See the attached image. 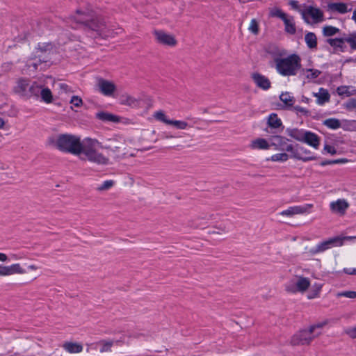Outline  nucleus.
Here are the masks:
<instances>
[{
    "label": "nucleus",
    "mask_w": 356,
    "mask_h": 356,
    "mask_svg": "<svg viewBox=\"0 0 356 356\" xmlns=\"http://www.w3.org/2000/svg\"><path fill=\"white\" fill-rule=\"evenodd\" d=\"M321 286H318V287L316 288V289L314 291V293H313V294H312V295H309V296H308V298H309V299H312V298H315L316 296H318V294L319 293V291H320V290H321Z\"/></svg>",
    "instance_id": "obj_61"
},
{
    "label": "nucleus",
    "mask_w": 356,
    "mask_h": 356,
    "mask_svg": "<svg viewBox=\"0 0 356 356\" xmlns=\"http://www.w3.org/2000/svg\"><path fill=\"white\" fill-rule=\"evenodd\" d=\"M340 240L339 238H330L329 239L319 243L316 247L311 248L309 252L312 255L316 254L319 252H323L333 246H338L337 241Z\"/></svg>",
    "instance_id": "obj_8"
},
{
    "label": "nucleus",
    "mask_w": 356,
    "mask_h": 356,
    "mask_svg": "<svg viewBox=\"0 0 356 356\" xmlns=\"http://www.w3.org/2000/svg\"><path fill=\"white\" fill-rule=\"evenodd\" d=\"M355 90H353V92L350 91V86H341L337 88V92L340 96L345 95L347 97H350L355 94L353 92Z\"/></svg>",
    "instance_id": "obj_37"
},
{
    "label": "nucleus",
    "mask_w": 356,
    "mask_h": 356,
    "mask_svg": "<svg viewBox=\"0 0 356 356\" xmlns=\"http://www.w3.org/2000/svg\"><path fill=\"white\" fill-rule=\"evenodd\" d=\"M283 22L285 26V31L290 34H295L296 31V25L293 22V17H291L289 18L288 17L283 20Z\"/></svg>",
    "instance_id": "obj_32"
},
{
    "label": "nucleus",
    "mask_w": 356,
    "mask_h": 356,
    "mask_svg": "<svg viewBox=\"0 0 356 356\" xmlns=\"http://www.w3.org/2000/svg\"><path fill=\"white\" fill-rule=\"evenodd\" d=\"M296 282L291 280L285 284V290L289 293H297V288L296 286Z\"/></svg>",
    "instance_id": "obj_45"
},
{
    "label": "nucleus",
    "mask_w": 356,
    "mask_h": 356,
    "mask_svg": "<svg viewBox=\"0 0 356 356\" xmlns=\"http://www.w3.org/2000/svg\"><path fill=\"white\" fill-rule=\"evenodd\" d=\"M348 207L349 204L345 199H339L330 203L331 210L341 215H343Z\"/></svg>",
    "instance_id": "obj_18"
},
{
    "label": "nucleus",
    "mask_w": 356,
    "mask_h": 356,
    "mask_svg": "<svg viewBox=\"0 0 356 356\" xmlns=\"http://www.w3.org/2000/svg\"><path fill=\"white\" fill-rule=\"evenodd\" d=\"M39 87L35 82L30 85L29 81L26 79H19L15 90L20 96L25 98H31L32 97H39Z\"/></svg>",
    "instance_id": "obj_4"
},
{
    "label": "nucleus",
    "mask_w": 356,
    "mask_h": 356,
    "mask_svg": "<svg viewBox=\"0 0 356 356\" xmlns=\"http://www.w3.org/2000/svg\"><path fill=\"white\" fill-rule=\"evenodd\" d=\"M314 96L317 97V104L320 105L324 104L329 102L330 95L326 89L321 88L318 93H314Z\"/></svg>",
    "instance_id": "obj_25"
},
{
    "label": "nucleus",
    "mask_w": 356,
    "mask_h": 356,
    "mask_svg": "<svg viewBox=\"0 0 356 356\" xmlns=\"http://www.w3.org/2000/svg\"><path fill=\"white\" fill-rule=\"evenodd\" d=\"M114 184L113 180H106L101 186L97 188L98 191H105L111 188Z\"/></svg>",
    "instance_id": "obj_49"
},
{
    "label": "nucleus",
    "mask_w": 356,
    "mask_h": 356,
    "mask_svg": "<svg viewBox=\"0 0 356 356\" xmlns=\"http://www.w3.org/2000/svg\"><path fill=\"white\" fill-rule=\"evenodd\" d=\"M327 8L329 10L337 11L341 14H345L350 10L348 9L347 4L342 2L329 3L327 4Z\"/></svg>",
    "instance_id": "obj_22"
},
{
    "label": "nucleus",
    "mask_w": 356,
    "mask_h": 356,
    "mask_svg": "<svg viewBox=\"0 0 356 356\" xmlns=\"http://www.w3.org/2000/svg\"><path fill=\"white\" fill-rule=\"evenodd\" d=\"M98 86L100 92L105 96L108 97L112 96L116 90V86L113 82L102 78L99 79Z\"/></svg>",
    "instance_id": "obj_13"
},
{
    "label": "nucleus",
    "mask_w": 356,
    "mask_h": 356,
    "mask_svg": "<svg viewBox=\"0 0 356 356\" xmlns=\"http://www.w3.org/2000/svg\"><path fill=\"white\" fill-rule=\"evenodd\" d=\"M337 296H343L348 298H356V291H346L337 294Z\"/></svg>",
    "instance_id": "obj_50"
},
{
    "label": "nucleus",
    "mask_w": 356,
    "mask_h": 356,
    "mask_svg": "<svg viewBox=\"0 0 356 356\" xmlns=\"http://www.w3.org/2000/svg\"><path fill=\"white\" fill-rule=\"evenodd\" d=\"M270 15L272 17H279L282 21L287 17L286 14L284 13L281 9H276L275 10L271 11Z\"/></svg>",
    "instance_id": "obj_48"
},
{
    "label": "nucleus",
    "mask_w": 356,
    "mask_h": 356,
    "mask_svg": "<svg viewBox=\"0 0 356 356\" xmlns=\"http://www.w3.org/2000/svg\"><path fill=\"white\" fill-rule=\"evenodd\" d=\"M344 43L348 42L351 49L353 50L356 49V33L350 34L348 37L343 38Z\"/></svg>",
    "instance_id": "obj_38"
},
{
    "label": "nucleus",
    "mask_w": 356,
    "mask_h": 356,
    "mask_svg": "<svg viewBox=\"0 0 356 356\" xmlns=\"http://www.w3.org/2000/svg\"><path fill=\"white\" fill-rule=\"evenodd\" d=\"M54 145L56 149L65 153L80 155L83 152L80 138L70 134H59Z\"/></svg>",
    "instance_id": "obj_2"
},
{
    "label": "nucleus",
    "mask_w": 356,
    "mask_h": 356,
    "mask_svg": "<svg viewBox=\"0 0 356 356\" xmlns=\"http://www.w3.org/2000/svg\"><path fill=\"white\" fill-rule=\"evenodd\" d=\"M274 61L277 71L282 76H295L302 67L300 57L296 54L284 58H275Z\"/></svg>",
    "instance_id": "obj_3"
},
{
    "label": "nucleus",
    "mask_w": 356,
    "mask_h": 356,
    "mask_svg": "<svg viewBox=\"0 0 356 356\" xmlns=\"http://www.w3.org/2000/svg\"><path fill=\"white\" fill-rule=\"evenodd\" d=\"M154 116L157 120L161 121L166 124H169L171 120L167 118L165 114L162 111H156Z\"/></svg>",
    "instance_id": "obj_39"
},
{
    "label": "nucleus",
    "mask_w": 356,
    "mask_h": 356,
    "mask_svg": "<svg viewBox=\"0 0 356 356\" xmlns=\"http://www.w3.org/2000/svg\"><path fill=\"white\" fill-rule=\"evenodd\" d=\"M77 16H70L67 23L73 29L83 26L85 31L96 32L99 36H109L110 34L106 31V22L104 17L97 15L95 12H82L79 9L76 10Z\"/></svg>",
    "instance_id": "obj_1"
},
{
    "label": "nucleus",
    "mask_w": 356,
    "mask_h": 356,
    "mask_svg": "<svg viewBox=\"0 0 356 356\" xmlns=\"http://www.w3.org/2000/svg\"><path fill=\"white\" fill-rule=\"evenodd\" d=\"M298 148L299 144H296L295 145H293L291 144H286V146H284V149H282L281 151H286L288 152H291V155L290 156L291 158L302 161L303 162L314 161L318 159L317 156L314 155L302 156V155H300V152H298Z\"/></svg>",
    "instance_id": "obj_7"
},
{
    "label": "nucleus",
    "mask_w": 356,
    "mask_h": 356,
    "mask_svg": "<svg viewBox=\"0 0 356 356\" xmlns=\"http://www.w3.org/2000/svg\"><path fill=\"white\" fill-rule=\"evenodd\" d=\"M169 125H173L179 129H185L188 126V123L185 121L171 120Z\"/></svg>",
    "instance_id": "obj_44"
},
{
    "label": "nucleus",
    "mask_w": 356,
    "mask_h": 356,
    "mask_svg": "<svg viewBox=\"0 0 356 356\" xmlns=\"http://www.w3.org/2000/svg\"><path fill=\"white\" fill-rule=\"evenodd\" d=\"M289 155L286 153H278L273 154L271 156L270 160L273 161H286L289 159Z\"/></svg>",
    "instance_id": "obj_41"
},
{
    "label": "nucleus",
    "mask_w": 356,
    "mask_h": 356,
    "mask_svg": "<svg viewBox=\"0 0 356 356\" xmlns=\"http://www.w3.org/2000/svg\"><path fill=\"white\" fill-rule=\"evenodd\" d=\"M70 103L76 107H79L82 104L83 102L81 97L74 95L72 97Z\"/></svg>",
    "instance_id": "obj_51"
},
{
    "label": "nucleus",
    "mask_w": 356,
    "mask_h": 356,
    "mask_svg": "<svg viewBox=\"0 0 356 356\" xmlns=\"http://www.w3.org/2000/svg\"><path fill=\"white\" fill-rule=\"evenodd\" d=\"M113 343L114 341L112 340H100L97 343V344L102 345V347L99 350L100 353L111 352Z\"/></svg>",
    "instance_id": "obj_35"
},
{
    "label": "nucleus",
    "mask_w": 356,
    "mask_h": 356,
    "mask_svg": "<svg viewBox=\"0 0 356 356\" xmlns=\"http://www.w3.org/2000/svg\"><path fill=\"white\" fill-rule=\"evenodd\" d=\"M306 15H309L313 19L315 23L321 22L324 20L323 11L320 8H315L312 6H309L302 13V17L305 21L307 23H309V20L305 17Z\"/></svg>",
    "instance_id": "obj_9"
},
{
    "label": "nucleus",
    "mask_w": 356,
    "mask_h": 356,
    "mask_svg": "<svg viewBox=\"0 0 356 356\" xmlns=\"http://www.w3.org/2000/svg\"><path fill=\"white\" fill-rule=\"evenodd\" d=\"M344 107L348 111H352L356 108V98H350L344 104Z\"/></svg>",
    "instance_id": "obj_47"
},
{
    "label": "nucleus",
    "mask_w": 356,
    "mask_h": 356,
    "mask_svg": "<svg viewBox=\"0 0 356 356\" xmlns=\"http://www.w3.org/2000/svg\"><path fill=\"white\" fill-rule=\"evenodd\" d=\"M335 238H339L340 240L337 241V245L341 246L343 245L344 241H351L356 238V236H335Z\"/></svg>",
    "instance_id": "obj_54"
},
{
    "label": "nucleus",
    "mask_w": 356,
    "mask_h": 356,
    "mask_svg": "<svg viewBox=\"0 0 356 356\" xmlns=\"http://www.w3.org/2000/svg\"><path fill=\"white\" fill-rule=\"evenodd\" d=\"M326 42L335 49H339L341 52H343L346 47V46L344 45L343 38H328L326 40Z\"/></svg>",
    "instance_id": "obj_26"
},
{
    "label": "nucleus",
    "mask_w": 356,
    "mask_h": 356,
    "mask_svg": "<svg viewBox=\"0 0 356 356\" xmlns=\"http://www.w3.org/2000/svg\"><path fill=\"white\" fill-rule=\"evenodd\" d=\"M345 333L348 334L350 338H356V326L354 327L348 328L345 330Z\"/></svg>",
    "instance_id": "obj_55"
},
{
    "label": "nucleus",
    "mask_w": 356,
    "mask_h": 356,
    "mask_svg": "<svg viewBox=\"0 0 356 356\" xmlns=\"http://www.w3.org/2000/svg\"><path fill=\"white\" fill-rule=\"evenodd\" d=\"M8 259V257L4 253H0V261H5Z\"/></svg>",
    "instance_id": "obj_64"
},
{
    "label": "nucleus",
    "mask_w": 356,
    "mask_h": 356,
    "mask_svg": "<svg viewBox=\"0 0 356 356\" xmlns=\"http://www.w3.org/2000/svg\"><path fill=\"white\" fill-rule=\"evenodd\" d=\"M140 99L128 94H123L120 97V102L122 105H126L131 108H138L140 106Z\"/></svg>",
    "instance_id": "obj_19"
},
{
    "label": "nucleus",
    "mask_w": 356,
    "mask_h": 356,
    "mask_svg": "<svg viewBox=\"0 0 356 356\" xmlns=\"http://www.w3.org/2000/svg\"><path fill=\"white\" fill-rule=\"evenodd\" d=\"M289 4L293 7V8L294 9H298V1H291Z\"/></svg>",
    "instance_id": "obj_63"
},
{
    "label": "nucleus",
    "mask_w": 356,
    "mask_h": 356,
    "mask_svg": "<svg viewBox=\"0 0 356 356\" xmlns=\"http://www.w3.org/2000/svg\"><path fill=\"white\" fill-rule=\"evenodd\" d=\"M321 286H318V287L316 288V289L314 291V293H313V294H312V295H309V296H308V298H309V299H312V298H315L316 296H318V294L319 293V291H320V290H321Z\"/></svg>",
    "instance_id": "obj_59"
},
{
    "label": "nucleus",
    "mask_w": 356,
    "mask_h": 356,
    "mask_svg": "<svg viewBox=\"0 0 356 356\" xmlns=\"http://www.w3.org/2000/svg\"><path fill=\"white\" fill-rule=\"evenodd\" d=\"M339 31V29L332 26H326L323 29V34L326 37L332 36Z\"/></svg>",
    "instance_id": "obj_36"
},
{
    "label": "nucleus",
    "mask_w": 356,
    "mask_h": 356,
    "mask_svg": "<svg viewBox=\"0 0 356 356\" xmlns=\"http://www.w3.org/2000/svg\"><path fill=\"white\" fill-rule=\"evenodd\" d=\"M280 99L284 104V107L285 108H290L293 107V104L295 102L294 97L290 95V93L288 92H282L280 95Z\"/></svg>",
    "instance_id": "obj_29"
},
{
    "label": "nucleus",
    "mask_w": 356,
    "mask_h": 356,
    "mask_svg": "<svg viewBox=\"0 0 356 356\" xmlns=\"http://www.w3.org/2000/svg\"><path fill=\"white\" fill-rule=\"evenodd\" d=\"M63 348L69 353H79L83 348L81 343L71 341L65 342Z\"/></svg>",
    "instance_id": "obj_21"
},
{
    "label": "nucleus",
    "mask_w": 356,
    "mask_h": 356,
    "mask_svg": "<svg viewBox=\"0 0 356 356\" xmlns=\"http://www.w3.org/2000/svg\"><path fill=\"white\" fill-rule=\"evenodd\" d=\"M39 96L41 97L42 100L47 103H51L53 101L52 92L48 88H42L40 86L39 87Z\"/></svg>",
    "instance_id": "obj_30"
},
{
    "label": "nucleus",
    "mask_w": 356,
    "mask_h": 356,
    "mask_svg": "<svg viewBox=\"0 0 356 356\" xmlns=\"http://www.w3.org/2000/svg\"><path fill=\"white\" fill-rule=\"evenodd\" d=\"M251 78L256 86L262 90H267L271 87L270 80L266 76L259 72L252 73L251 74Z\"/></svg>",
    "instance_id": "obj_12"
},
{
    "label": "nucleus",
    "mask_w": 356,
    "mask_h": 356,
    "mask_svg": "<svg viewBox=\"0 0 356 356\" xmlns=\"http://www.w3.org/2000/svg\"><path fill=\"white\" fill-rule=\"evenodd\" d=\"M313 207L312 204H306L302 206L291 207L289 209L282 211L280 214L282 216H292L295 214H302L308 213L309 210Z\"/></svg>",
    "instance_id": "obj_11"
},
{
    "label": "nucleus",
    "mask_w": 356,
    "mask_h": 356,
    "mask_svg": "<svg viewBox=\"0 0 356 356\" xmlns=\"http://www.w3.org/2000/svg\"><path fill=\"white\" fill-rule=\"evenodd\" d=\"M82 143L83 149H94V147L97 145L100 147L101 143L97 140L92 139L90 138H86Z\"/></svg>",
    "instance_id": "obj_34"
},
{
    "label": "nucleus",
    "mask_w": 356,
    "mask_h": 356,
    "mask_svg": "<svg viewBox=\"0 0 356 356\" xmlns=\"http://www.w3.org/2000/svg\"><path fill=\"white\" fill-rule=\"evenodd\" d=\"M293 109L297 112L301 113L303 115L308 117L310 115V112L309 110L301 107L300 106H295L293 107Z\"/></svg>",
    "instance_id": "obj_52"
},
{
    "label": "nucleus",
    "mask_w": 356,
    "mask_h": 356,
    "mask_svg": "<svg viewBox=\"0 0 356 356\" xmlns=\"http://www.w3.org/2000/svg\"><path fill=\"white\" fill-rule=\"evenodd\" d=\"M348 162L347 159H338L334 160H325L320 163V165L321 166H325L327 165H332V164H340V163H345Z\"/></svg>",
    "instance_id": "obj_40"
},
{
    "label": "nucleus",
    "mask_w": 356,
    "mask_h": 356,
    "mask_svg": "<svg viewBox=\"0 0 356 356\" xmlns=\"http://www.w3.org/2000/svg\"><path fill=\"white\" fill-rule=\"evenodd\" d=\"M321 286H318V287L316 288V289L314 291V293H313V294H312V295H309V296H308V298H309V299H312V298H315L316 296H318V294L319 293V291H320V290H321Z\"/></svg>",
    "instance_id": "obj_60"
},
{
    "label": "nucleus",
    "mask_w": 356,
    "mask_h": 356,
    "mask_svg": "<svg viewBox=\"0 0 356 356\" xmlns=\"http://www.w3.org/2000/svg\"><path fill=\"white\" fill-rule=\"evenodd\" d=\"M305 40L309 49H315L317 47V38L314 33L308 32L305 35Z\"/></svg>",
    "instance_id": "obj_31"
},
{
    "label": "nucleus",
    "mask_w": 356,
    "mask_h": 356,
    "mask_svg": "<svg viewBox=\"0 0 356 356\" xmlns=\"http://www.w3.org/2000/svg\"><path fill=\"white\" fill-rule=\"evenodd\" d=\"M306 131L303 129H298L297 128L295 129H290L288 128L286 130V133L288 136H291V138H294L295 140L302 142L304 138V134Z\"/></svg>",
    "instance_id": "obj_24"
},
{
    "label": "nucleus",
    "mask_w": 356,
    "mask_h": 356,
    "mask_svg": "<svg viewBox=\"0 0 356 356\" xmlns=\"http://www.w3.org/2000/svg\"><path fill=\"white\" fill-rule=\"evenodd\" d=\"M268 140L270 146H273L275 150L280 151L284 149V146H286L287 141L289 140L286 137L277 134L270 136Z\"/></svg>",
    "instance_id": "obj_14"
},
{
    "label": "nucleus",
    "mask_w": 356,
    "mask_h": 356,
    "mask_svg": "<svg viewBox=\"0 0 356 356\" xmlns=\"http://www.w3.org/2000/svg\"><path fill=\"white\" fill-rule=\"evenodd\" d=\"M298 152H300V155L302 154H305L307 155L311 154V152L309 150L307 149L304 147L300 146V145H299V148H298Z\"/></svg>",
    "instance_id": "obj_57"
},
{
    "label": "nucleus",
    "mask_w": 356,
    "mask_h": 356,
    "mask_svg": "<svg viewBox=\"0 0 356 356\" xmlns=\"http://www.w3.org/2000/svg\"><path fill=\"white\" fill-rule=\"evenodd\" d=\"M26 270H24L19 264H15L10 266H5L0 265V275L6 276L10 275L15 273H25Z\"/></svg>",
    "instance_id": "obj_15"
},
{
    "label": "nucleus",
    "mask_w": 356,
    "mask_h": 356,
    "mask_svg": "<svg viewBox=\"0 0 356 356\" xmlns=\"http://www.w3.org/2000/svg\"><path fill=\"white\" fill-rule=\"evenodd\" d=\"M305 70H306L307 72H309V74H307L306 77L308 79H316L321 74V71L317 70V69H302V71L304 72Z\"/></svg>",
    "instance_id": "obj_42"
},
{
    "label": "nucleus",
    "mask_w": 356,
    "mask_h": 356,
    "mask_svg": "<svg viewBox=\"0 0 356 356\" xmlns=\"http://www.w3.org/2000/svg\"><path fill=\"white\" fill-rule=\"evenodd\" d=\"M320 141L321 138L317 134L310 131H305L302 140L303 143H305L314 149H318L320 145Z\"/></svg>",
    "instance_id": "obj_17"
},
{
    "label": "nucleus",
    "mask_w": 356,
    "mask_h": 356,
    "mask_svg": "<svg viewBox=\"0 0 356 356\" xmlns=\"http://www.w3.org/2000/svg\"><path fill=\"white\" fill-rule=\"evenodd\" d=\"M53 49V44L51 43H42L38 44V49L41 52L51 51Z\"/></svg>",
    "instance_id": "obj_46"
},
{
    "label": "nucleus",
    "mask_w": 356,
    "mask_h": 356,
    "mask_svg": "<svg viewBox=\"0 0 356 356\" xmlns=\"http://www.w3.org/2000/svg\"><path fill=\"white\" fill-rule=\"evenodd\" d=\"M323 124L332 129H337L341 126L340 120L337 118L326 119L323 121Z\"/></svg>",
    "instance_id": "obj_33"
},
{
    "label": "nucleus",
    "mask_w": 356,
    "mask_h": 356,
    "mask_svg": "<svg viewBox=\"0 0 356 356\" xmlns=\"http://www.w3.org/2000/svg\"><path fill=\"white\" fill-rule=\"evenodd\" d=\"M327 324V322L326 321H324V322H322V323H317V324H315V325H312L309 327L311 331L312 332H314V331L315 330V329L316 328H321L323 327L324 325H325Z\"/></svg>",
    "instance_id": "obj_56"
},
{
    "label": "nucleus",
    "mask_w": 356,
    "mask_h": 356,
    "mask_svg": "<svg viewBox=\"0 0 356 356\" xmlns=\"http://www.w3.org/2000/svg\"><path fill=\"white\" fill-rule=\"evenodd\" d=\"M109 144L103 146L100 145V148L106 149L110 150L113 154V157L116 159H121L125 154V152L120 151L122 147L117 145V141L114 139H109Z\"/></svg>",
    "instance_id": "obj_16"
},
{
    "label": "nucleus",
    "mask_w": 356,
    "mask_h": 356,
    "mask_svg": "<svg viewBox=\"0 0 356 356\" xmlns=\"http://www.w3.org/2000/svg\"><path fill=\"white\" fill-rule=\"evenodd\" d=\"M85 157H81L82 160H88L90 162L95 163L97 164L106 165L108 163V159L105 157L102 154L97 152L95 149H83L81 152Z\"/></svg>",
    "instance_id": "obj_6"
},
{
    "label": "nucleus",
    "mask_w": 356,
    "mask_h": 356,
    "mask_svg": "<svg viewBox=\"0 0 356 356\" xmlns=\"http://www.w3.org/2000/svg\"><path fill=\"white\" fill-rule=\"evenodd\" d=\"M267 124L270 129H278L281 128V131L284 129L281 120L278 118L277 115L274 113L268 116Z\"/></svg>",
    "instance_id": "obj_20"
},
{
    "label": "nucleus",
    "mask_w": 356,
    "mask_h": 356,
    "mask_svg": "<svg viewBox=\"0 0 356 356\" xmlns=\"http://www.w3.org/2000/svg\"><path fill=\"white\" fill-rule=\"evenodd\" d=\"M310 328L300 330L291 337V343L293 346L308 345L314 338Z\"/></svg>",
    "instance_id": "obj_5"
},
{
    "label": "nucleus",
    "mask_w": 356,
    "mask_h": 356,
    "mask_svg": "<svg viewBox=\"0 0 356 356\" xmlns=\"http://www.w3.org/2000/svg\"><path fill=\"white\" fill-rule=\"evenodd\" d=\"M213 216V214L212 215H207V214H206L204 216L198 217V219H203V220H209L212 218Z\"/></svg>",
    "instance_id": "obj_62"
},
{
    "label": "nucleus",
    "mask_w": 356,
    "mask_h": 356,
    "mask_svg": "<svg viewBox=\"0 0 356 356\" xmlns=\"http://www.w3.org/2000/svg\"><path fill=\"white\" fill-rule=\"evenodd\" d=\"M248 30L253 34L257 35L259 32V24L256 19H252L248 27Z\"/></svg>",
    "instance_id": "obj_43"
},
{
    "label": "nucleus",
    "mask_w": 356,
    "mask_h": 356,
    "mask_svg": "<svg viewBox=\"0 0 356 356\" xmlns=\"http://www.w3.org/2000/svg\"><path fill=\"white\" fill-rule=\"evenodd\" d=\"M323 151L331 154L332 155H334L337 154V151L334 146L325 144L323 147Z\"/></svg>",
    "instance_id": "obj_53"
},
{
    "label": "nucleus",
    "mask_w": 356,
    "mask_h": 356,
    "mask_svg": "<svg viewBox=\"0 0 356 356\" xmlns=\"http://www.w3.org/2000/svg\"><path fill=\"white\" fill-rule=\"evenodd\" d=\"M250 147L252 149H268L270 143L268 140H267L264 138H259L252 141Z\"/></svg>",
    "instance_id": "obj_23"
},
{
    "label": "nucleus",
    "mask_w": 356,
    "mask_h": 356,
    "mask_svg": "<svg viewBox=\"0 0 356 356\" xmlns=\"http://www.w3.org/2000/svg\"><path fill=\"white\" fill-rule=\"evenodd\" d=\"M154 34L157 42L160 44L170 47L175 46L177 44L176 39L172 35L168 34L163 31H155Z\"/></svg>",
    "instance_id": "obj_10"
},
{
    "label": "nucleus",
    "mask_w": 356,
    "mask_h": 356,
    "mask_svg": "<svg viewBox=\"0 0 356 356\" xmlns=\"http://www.w3.org/2000/svg\"><path fill=\"white\" fill-rule=\"evenodd\" d=\"M343 271L348 275H356V268H344Z\"/></svg>",
    "instance_id": "obj_58"
},
{
    "label": "nucleus",
    "mask_w": 356,
    "mask_h": 356,
    "mask_svg": "<svg viewBox=\"0 0 356 356\" xmlns=\"http://www.w3.org/2000/svg\"><path fill=\"white\" fill-rule=\"evenodd\" d=\"M297 291L303 293L307 290L310 286V281L307 277H299L296 284Z\"/></svg>",
    "instance_id": "obj_28"
},
{
    "label": "nucleus",
    "mask_w": 356,
    "mask_h": 356,
    "mask_svg": "<svg viewBox=\"0 0 356 356\" xmlns=\"http://www.w3.org/2000/svg\"><path fill=\"white\" fill-rule=\"evenodd\" d=\"M96 118L104 122H117L119 121L118 116L104 111L97 113Z\"/></svg>",
    "instance_id": "obj_27"
}]
</instances>
